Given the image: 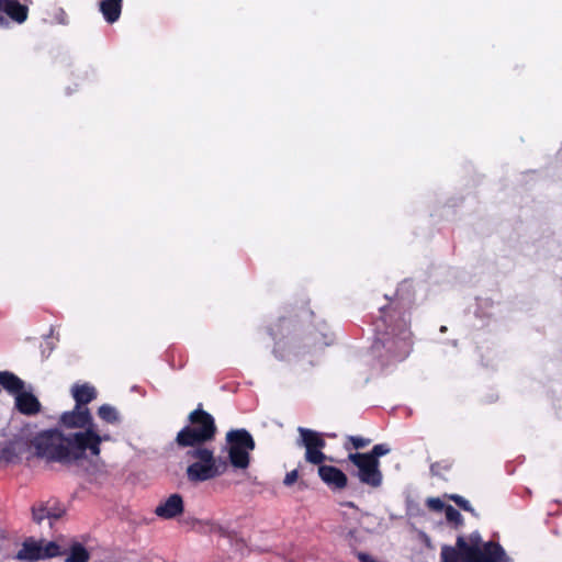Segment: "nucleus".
I'll return each mask as SVG.
<instances>
[{
	"instance_id": "obj_17",
	"label": "nucleus",
	"mask_w": 562,
	"mask_h": 562,
	"mask_svg": "<svg viewBox=\"0 0 562 562\" xmlns=\"http://www.w3.org/2000/svg\"><path fill=\"white\" fill-rule=\"evenodd\" d=\"M90 558L89 552L85 547L79 543L74 544L65 559V562H88Z\"/></svg>"
},
{
	"instance_id": "obj_1",
	"label": "nucleus",
	"mask_w": 562,
	"mask_h": 562,
	"mask_svg": "<svg viewBox=\"0 0 562 562\" xmlns=\"http://www.w3.org/2000/svg\"><path fill=\"white\" fill-rule=\"evenodd\" d=\"M60 424L67 429H79L64 434L60 430H48L38 434L32 441L35 453L48 461L64 464H78L90 458H98L101 443L111 440L110 435H101L89 409L76 405L72 411L60 416Z\"/></svg>"
},
{
	"instance_id": "obj_14",
	"label": "nucleus",
	"mask_w": 562,
	"mask_h": 562,
	"mask_svg": "<svg viewBox=\"0 0 562 562\" xmlns=\"http://www.w3.org/2000/svg\"><path fill=\"white\" fill-rule=\"evenodd\" d=\"M122 0H103L100 10L109 23L117 21L121 14Z\"/></svg>"
},
{
	"instance_id": "obj_5",
	"label": "nucleus",
	"mask_w": 562,
	"mask_h": 562,
	"mask_svg": "<svg viewBox=\"0 0 562 562\" xmlns=\"http://www.w3.org/2000/svg\"><path fill=\"white\" fill-rule=\"evenodd\" d=\"M60 553V547L55 541L29 538L16 552V559L25 562H35L57 557Z\"/></svg>"
},
{
	"instance_id": "obj_25",
	"label": "nucleus",
	"mask_w": 562,
	"mask_h": 562,
	"mask_svg": "<svg viewBox=\"0 0 562 562\" xmlns=\"http://www.w3.org/2000/svg\"><path fill=\"white\" fill-rule=\"evenodd\" d=\"M359 559L362 561V562H376L374 561L371 557L367 555V554H359Z\"/></svg>"
},
{
	"instance_id": "obj_22",
	"label": "nucleus",
	"mask_w": 562,
	"mask_h": 562,
	"mask_svg": "<svg viewBox=\"0 0 562 562\" xmlns=\"http://www.w3.org/2000/svg\"><path fill=\"white\" fill-rule=\"evenodd\" d=\"M427 506L435 510V512H441L446 510L447 505H445L443 501L439 497H429L426 501Z\"/></svg>"
},
{
	"instance_id": "obj_6",
	"label": "nucleus",
	"mask_w": 562,
	"mask_h": 562,
	"mask_svg": "<svg viewBox=\"0 0 562 562\" xmlns=\"http://www.w3.org/2000/svg\"><path fill=\"white\" fill-rule=\"evenodd\" d=\"M189 454L196 460L187 470L191 481H205L216 475L215 460L211 450L196 448L189 451Z\"/></svg>"
},
{
	"instance_id": "obj_16",
	"label": "nucleus",
	"mask_w": 562,
	"mask_h": 562,
	"mask_svg": "<svg viewBox=\"0 0 562 562\" xmlns=\"http://www.w3.org/2000/svg\"><path fill=\"white\" fill-rule=\"evenodd\" d=\"M98 416L105 424L115 426L121 423V415L119 411L109 404H103L98 408Z\"/></svg>"
},
{
	"instance_id": "obj_24",
	"label": "nucleus",
	"mask_w": 562,
	"mask_h": 562,
	"mask_svg": "<svg viewBox=\"0 0 562 562\" xmlns=\"http://www.w3.org/2000/svg\"><path fill=\"white\" fill-rule=\"evenodd\" d=\"M297 471L293 470L285 475L283 482L285 485H292L297 480Z\"/></svg>"
},
{
	"instance_id": "obj_4",
	"label": "nucleus",
	"mask_w": 562,
	"mask_h": 562,
	"mask_svg": "<svg viewBox=\"0 0 562 562\" xmlns=\"http://www.w3.org/2000/svg\"><path fill=\"white\" fill-rule=\"evenodd\" d=\"M255 448L250 434L244 429L232 430L226 435V450L231 464L245 470L249 465V454Z\"/></svg>"
},
{
	"instance_id": "obj_12",
	"label": "nucleus",
	"mask_w": 562,
	"mask_h": 562,
	"mask_svg": "<svg viewBox=\"0 0 562 562\" xmlns=\"http://www.w3.org/2000/svg\"><path fill=\"white\" fill-rule=\"evenodd\" d=\"M0 11L19 24L25 22L29 15L27 7L16 0H0Z\"/></svg>"
},
{
	"instance_id": "obj_11",
	"label": "nucleus",
	"mask_w": 562,
	"mask_h": 562,
	"mask_svg": "<svg viewBox=\"0 0 562 562\" xmlns=\"http://www.w3.org/2000/svg\"><path fill=\"white\" fill-rule=\"evenodd\" d=\"M64 514L65 508L56 502H48L33 508V519L37 524H41L44 519L57 520L63 517Z\"/></svg>"
},
{
	"instance_id": "obj_2",
	"label": "nucleus",
	"mask_w": 562,
	"mask_h": 562,
	"mask_svg": "<svg viewBox=\"0 0 562 562\" xmlns=\"http://www.w3.org/2000/svg\"><path fill=\"white\" fill-rule=\"evenodd\" d=\"M440 555L442 562H510L498 543L484 542L479 531L459 536L454 547L441 548Z\"/></svg>"
},
{
	"instance_id": "obj_10",
	"label": "nucleus",
	"mask_w": 562,
	"mask_h": 562,
	"mask_svg": "<svg viewBox=\"0 0 562 562\" xmlns=\"http://www.w3.org/2000/svg\"><path fill=\"white\" fill-rule=\"evenodd\" d=\"M183 512V499L179 494H172L155 508V514L164 519H171Z\"/></svg>"
},
{
	"instance_id": "obj_9",
	"label": "nucleus",
	"mask_w": 562,
	"mask_h": 562,
	"mask_svg": "<svg viewBox=\"0 0 562 562\" xmlns=\"http://www.w3.org/2000/svg\"><path fill=\"white\" fill-rule=\"evenodd\" d=\"M14 396L15 407L18 411L25 415H33L40 412L41 404L36 396L33 394L31 387H26L24 382L20 379V386L14 391H8Z\"/></svg>"
},
{
	"instance_id": "obj_7",
	"label": "nucleus",
	"mask_w": 562,
	"mask_h": 562,
	"mask_svg": "<svg viewBox=\"0 0 562 562\" xmlns=\"http://www.w3.org/2000/svg\"><path fill=\"white\" fill-rule=\"evenodd\" d=\"M348 458L357 467L358 477L363 484L372 487L381 486L383 475L379 460L363 453H350Z\"/></svg>"
},
{
	"instance_id": "obj_23",
	"label": "nucleus",
	"mask_w": 562,
	"mask_h": 562,
	"mask_svg": "<svg viewBox=\"0 0 562 562\" xmlns=\"http://www.w3.org/2000/svg\"><path fill=\"white\" fill-rule=\"evenodd\" d=\"M349 441L352 443L353 448H356V449L364 448L370 443L369 439H366L362 437H356V436L349 437Z\"/></svg>"
},
{
	"instance_id": "obj_3",
	"label": "nucleus",
	"mask_w": 562,
	"mask_h": 562,
	"mask_svg": "<svg viewBox=\"0 0 562 562\" xmlns=\"http://www.w3.org/2000/svg\"><path fill=\"white\" fill-rule=\"evenodd\" d=\"M189 420L191 426L183 428L177 435L176 440L179 446L194 447L214 437L216 428L214 419L209 413L195 409L190 413Z\"/></svg>"
},
{
	"instance_id": "obj_26",
	"label": "nucleus",
	"mask_w": 562,
	"mask_h": 562,
	"mask_svg": "<svg viewBox=\"0 0 562 562\" xmlns=\"http://www.w3.org/2000/svg\"><path fill=\"white\" fill-rule=\"evenodd\" d=\"M4 22V19L0 16V24Z\"/></svg>"
},
{
	"instance_id": "obj_18",
	"label": "nucleus",
	"mask_w": 562,
	"mask_h": 562,
	"mask_svg": "<svg viewBox=\"0 0 562 562\" xmlns=\"http://www.w3.org/2000/svg\"><path fill=\"white\" fill-rule=\"evenodd\" d=\"M7 391H14L20 386V378L10 372H0V387Z\"/></svg>"
},
{
	"instance_id": "obj_13",
	"label": "nucleus",
	"mask_w": 562,
	"mask_h": 562,
	"mask_svg": "<svg viewBox=\"0 0 562 562\" xmlns=\"http://www.w3.org/2000/svg\"><path fill=\"white\" fill-rule=\"evenodd\" d=\"M321 479L329 486L342 488L347 484V476L337 468L331 465H321L318 468Z\"/></svg>"
},
{
	"instance_id": "obj_8",
	"label": "nucleus",
	"mask_w": 562,
	"mask_h": 562,
	"mask_svg": "<svg viewBox=\"0 0 562 562\" xmlns=\"http://www.w3.org/2000/svg\"><path fill=\"white\" fill-rule=\"evenodd\" d=\"M301 442L305 448V460L313 464H321L326 460V456L323 453L325 441L319 434L300 428Z\"/></svg>"
},
{
	"instance_id": "obj_19",
	"label": "nucleus",
	"mask_w": 562,
	"mask_h": 562,
	"mask_svg": "<svg viewBox=\"0 0 562 562\" xmlns=\"http://www.w3.org/2000/svg\"><path fill=\"white\" fill-rule=\"evenodd\" d=\"M447 497L449 499L453 501L462 509L471 513L474 516H477L474 508L471 506L470 502L468 499H465L464 497L457 495V494H450V495H447Z\"/></svg>"
},
{
	"instance_id": "obj_15",
	"label": "nucleus",
	"mask_w": 562,
	"mask_h": 562,
	"mask_svg": "<svg viewBox=\"0 0 562 562\" xmlns=\"http://www.w3.org/2000/svg\"><path fill=\"white\" fill-rule=\"evenodd\" d=\"M71 394L76 401V405L83 406L95 397V390L88 385H74Z\"/></svg>"
},
{
	"instance_id": "obj_20",
	"label": "nucleus",
	"mask_w": 562,
	"mask_h": 562,
	"mask_svg": "<svg viewBox=\"0 0 562 562\" xmlns=\"http://www.w3.org/2000/svg\"><path fill=\"white\" fill-rule=\"evenodd\" d=\"M391 451L390 447L385 443L375 445L373 449L364 453L366 456L372 457L374 460H379L380 457L387 454Z\"/></svg>"
},
{
	"instance_id": "obj_21",
	"label": "nucleus",
	"mask_w": 562,
	"mask_h": 562,
	"mask_svg": "<svg viewBox=\"0 0 562 562\" xmlns=\"http://www.w3.org/2000/svg\"><path fill=\"white\" fill-rule=\"evenodd\" d=\"M445 514L448 521L454 522L456 525H462L461 514L452 506L447 505Z\"/></svg>"
}]
</instances>
